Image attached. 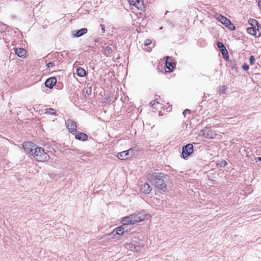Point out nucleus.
Wrapping results in <instances>:
<instances>
[{
	"label": "nucleus",
	"instance_id": "1",
	"mask_svg": "<svg viewBox=\"0 0 261 261\" xmlns=\"http://www.w3.org/2000/svg\"><path fill=\"white\" fill-rule=\"evenodd\" d=\"M147 180L150 182H152L154 187L163 192H167L168 187L172 186L171 178L164 173H152L147 175Z\"/></svg>",
	"mask_w": 261,
	"mask_h": 261
},
{
	"label": "nucleus",
	"instance_id": "2",
	"mask_svg": "<svg viewBox=\"0 0 261 261\" xmlns=\"http://www.w3.org/2000/svg\"><path fill=\"white\" fill-rule=\"evenodd\" d=\"M149 217V215L148 214L145 213L144 212H140L123 218L122 220V223L123 225H132L148 219Z\"/></svg>",
	"mask_w": 261,
	"mask_h": 261
},
{
	"label": "nucleus",
	"instance_id": "3",
	"mask_svg": "<svg viewBox=\"0 0 261 261\" xmlns=\"http://www.w3.org/2000/svg\"><path fill=\"white\" fill-rule=\"evenodd\" d=\"M32 156L38 162H46L50 159L49 155L45 152L44 149L38 145L35 148Z\"/></svg>",
	"mask_w": 261,
	"mask_h": 261
},
{
	"label": "nucleus",
	"instance_id": "4",
	"mask_svg": "<svg viewBox=\"0 0 261 261\" xmlns=\"http://www.w3.org/2000/svg\"><path fill=\"white\" fill-rule=\"evenodd\" d=\"M215 18L219 21L221 22L224 25L227 27L231 31L235 30V27L231 23V22L226 17L222 16L221 14H216L215 15Z\"/></svg>",
	"mask_w": 261,
	"mask_h": 261
},
{
	"label": "nucleus",
	"instance_id": "5",
	"mask_svg": "<svg viewBox=\"0 0 261 261\" xmlns=\"http://www.w3.org/2000/svg\"><path fill=\"white\" fill-rule=\"evenodd\" d=\"M22 146L27 153L32 155L38 145L31 141H27L22 143Z\"/></svg>",
	"mask_w": 261,
	"mask_h": 261
},
{
	"label": "nucleus",
	"instance_id": "6",
	"mask_svg": "<svg viewBox=\"0 0 261 261\" xmlns=\"http://www.w3.org/2000/svg\"><path fill=\"white\" fill-rule=\"evenodd\" d=\"M166 65L165 67V71L166 73H170L176 66L175 62L173 60L169 57H166Z\"/></svg>",
	"mask_w": 261,
	"mask_h": 261
},
{
	"label": "nucleus",
	"instance_id": "7",
	"mask_svg": "<svg viewBox=\"0 0 261 261\" xmlns=\"http://www.w3.org/2000/svg\"><path fill=\"white\" fill-rule=\"evenodd\" d=\"M193 145L191 144H188L182 147V156L184 159H186L193 153Z\"/></svg>",
	"mask_w": 261,
	"mask_h": 261
},
{
	"label": "nucleus",
	"instance_id": "8",
	"mask_svg": "<svg viewBox=\"0 0 261 261\" xmlns=\"http://www.w3.org/2000/svg\"><path fill=\"white\" fill-rule=\"evenodd\" d=\"M130 6L135 7L139 11H144L145 6L143 0H127Z\"/></svg>",
	"mask_w": 261,
	"mask_h": 261
},
{
	"label": "nucleus",
	"instance_id": "9",
	"mask_svg": "<svg viewBox=\"0 0 261 261\" xmlns=\"http://www.w3.org/2000/svg\"><path fill=\"white\" fill-rule=\"evenodd\" d=\"M247 32L248 34L253 35L255 37H259L261 36V27L257 26L256 27H249L247 29Z\"/></svg>",
	"mask_w": 261,
	"mask_h": 261
},
{
	"label": "nucleus",
	"instance_id": "10",
	"mask_svg": "<svg viewBox=\"0 0 261 261\" xmlns=\"http://www.w3.org/2000/svg\"><path fill=\"white\" fill-rule=\"evenodd\" d=\"M66 127L68 130L72 134H74L76 133L77 130L76 123L73 120L68 119L66 122Z\"/></svg>",
	"mask_w": 261,
	"mask_h": 261
},
{
	"label": "nucleus",
	"instance_id": "11",
	"mask_svg": "<svg viewBox=\"0 0 261 261\" xmlns=\"http://www.w3.org/2000/svg\"><path fill=\"white\" fill-rule=\"evenodd\" d=\"M217 133L215 130L211 129V128H206L203 130V135L208 139H214L217 136Z\"/></svg>",
	"mask_w": 261,
	"mask_h": 261
},
{
	"label": "nucleus",
	"instance_id": "12",
	"mask_svg": "<svg viewBox=\"0 0 261 261\" xmlns=\"http://www.w3.org/2000/svg\"><path fill=\"white\" fill-rule=\"evenodd\" d=\"M151 190V187L147 182H144L140 186V191L143 194H149Z\"/></svg>",
	"mask_w": 261,
	"mask_h": 261
},
{
	"label": "nucleus",
	"instance_id": "13",
	"mask_svg": "<svg viewBox=\"0 0 261 261\" xmlns=\"http://www.w3.org/2000/svg\"><path fill=\"white\" fill-rule=\"evenodd\" d=\"M218 47L220 49L222 54L223 55L224 58L225 59H228V54L227 50L226 49L225 46L224 45L223 43L221 42H218L217 43Z\"/></svg>",
	"mask_w": 261,
	"mask_h": 261
},
{
	"label": "nucleus",
	"instance_id": "14",
	"mask_svg": "<svg viewBox=\"0 0 261 261\" xmlns=\"http://www.w3.org/2000/svg\"><path fill=\"white\" fill-rule=\"evenodd\" d=\"M57 79L55 77H50L46 80L45 82V85L46 87H48L49 88H52L56 84Z\"/></svg>",
	"mask_w": 261,
	"mask_h": 261
},
{
	"label": "nucleus",
	"instance_id": "15",
	"mask_svg": "<svg viewBox=\"0 0 261 261\" xmlns=\"http://www.w3.org/2000/svg\"><path fill=\"white\" fill-rule=\"evenodd\" d=\"M74 134L75 135V138L77 140L84 141L88 139V136L84 133L76 131V133Z\"/></svg>",
	"mask_w": 261,
	"mask_h": 261
},
{
	"label": "nucleus",
	"instance_id": "16",
	"mask_svg": "<svg viewBox=\"0 0 261 261\" xmlns=\"http://www.w3.org/2000/svg\"><path fill=\"white\" fill-rule=\"evenodd\" d=\"M132 149H130L127 150L119 152L117 154V157L121 160H126L128 159V155L129 154V151Z\"/></svg>",
	"mask_w": 261,
	"mask_h": 261
},
{
	"label": "nucleus",
	"instance_id": "17",
	"mask_svg": "<svg viewBox=\"0 0 261 261\" xmlns=\"http://www.w3.org/2000/svg\"><path fill=\"white\" fill-rule=\"evenodd\" d=\"M15 54L20 58H25L27 54V50L22 48H16L15 50Z\"/></svg>",
	"mask_w": 261,
	"mask_h": 261
},
{
	"label": "nucleus",
	"instance_id": "18",
	"mask_svg": "<svg viewBox=\"0 0 261 261\" xmlns=\"http://www.w3.org/2000/svg\"><path fill=\"white\" fill-rule=\"evenodd\" d=\"M88 32V30L86 28H82L76 32H75V33H73V36L74 37H80L82 36H83V35L86 34Z\"/></svg>",
	"mask_w": 261,
	"mask_h": 261
},
{
	"label": "nucleus",
	"instance_id": "19",
	"mask_svg": "<svg viewBox=\"0 0 261 261\" xmlns=\"http://www.w3.org/2000/svg\"><path fill=\"white\" fill-rule=\"evenodd\" d=\"M76 73L78 76L84 77L86 75V72L84 68L82 67H79L76 69Z\"/></svg>",
	"mask_w": 261,
	"mask_h": 261
},
{
	"label": "nucleus",
	"instance_id": "20",
	"mask_svg": "<svg viewBox=\"0 0 261 261\" xmlns=\"http://www.w3.org/2000/svg\"><path fill=\"white\" fill-rule=\"evenodd\" d=\"M126 245L129 246V248L133 251H138L140 249L139 246H135L130 243L126 244Z\"/></svg>",
	"mask_w": 261,
	"mask_h": 261
},
{
	"label": "nucleus",
	"instance_id": "21",
	"mask_svg": "<svg viewBox=\"0 0 261 261\" xmlns=\"http://www.w3.org/2000/svg\"><path fill=\"white\" fill-rule=\"evenodd\" d=\"M248 22L252 27H256L257 28V26H258V21L254 19H250L248 20Z\"/></svg>",
	"mask_w": 261,
	"mask_h": 261
},
{
	"label": "nucleus",
	"instance_id": "22",
	"mask_svg": "<svg viewBox=\"0 0 261 261\" xmlns=\"http://www.w3.org/2000/svg\"><path fill=\"white\" fill-rule=\"evenodd\" d=\"M115 230H116V234L118 235H122L124 232V229L122 226L117 228Z\"/></svg>",
	"mask_w": 261,
	"mask_h": 261
},
{
	"label": "nucleus",
	"instance_id": "23",
	"mask_svg": "<svg viewBox=\"0 0 261 261\" xmlns=\"http://www.w3.org/2000/svg\"><path fill=\"white\" fill-rule=\"evenodd\" d=\"M56 111L53 109L49 108L46 110V113L50 115H55L56 114Z\"/></svg>",
	"mask_w": 261,
	"mask_h": 261
},
{
	"label": "nucleus",
	"instance_id": "24",
	"mask_svg": "<svg viewBox=\"0 0 261 261\" xmlns=\"http://www.w3.org/2000/svg\"><path fill=\"white\" fill-rule=\"evenodd\" d=\"M6 30V25L2 22L0 21V32Z\"/></svg>",
	"mask_w": 261,
	"mask_h": 261
},
{
	"label": "nucleus",
	"instance_id": "25",
	"mask_svg": "<svg viewBox=\"0 0 261 261\" xmlns=\"http://www.w3.org/2000/svg\"><path fill=\"white\" fill-rule=\"evenodd\" d=\"M152 43V40L150 39H147L144 41V45L147 46Z\"/></svg>",
	"mask_w": 261,
	"mask_h": 261
},
{
	"label": "nucleus",
	"instance_id": "26",
	"mask_svg": "<svg viewBox=\"0 0 261 261\" xmlns=\"http://www.w3.org/2000/svg\"><path fill=\"white\" fill-rule=\"evenodd\" d=\"M254 61H255L254 57L253 56H251L249 59V62H250V64H251V65L253 64L254 63Z\"/></svg>",
	"mask_w": 261,
	"mask_h": 261
},
{
	"label": "nucleus",
	"instance_id": "27",
	"mask_svg": "<svg viewBox=\"0 0 261 261\" xmlns=\"http://www.w3.org/2000/svg\"><path fill=\"white\" fill-rule=\"evenodd\" d=\"M190 110H188V109H186V110H185L183 112L182 114H183V115H184V116H185V117H186V115H187V114H190Z\"/></svg>",
	"mask_w": 261,
	"mask_h": 261
},
{
	"label": "nucleus",
	"instance_id": "28",
	"mask_svg": "<svg viewBox=\"0 0 261 261\" xmlns=\"http://www.w3.org/2000/svg\"><path fill=\"white\" fill-rule=\"evenodd\" d=\"M100 28H101V31H102V33H105V32H106L105 25L103 24H100Z\"/></svg>",
	"mask_w": 261,
	"mask_h": 261
},
{
	"label": "nucleus",
	"instance_id": "29",
	"mask_svg": "<svg viewBox=\"0 0 261 261\" xmlns=\"http://www.w3.org/2000/svg\"><path fill=\"white\" fill-rule=\"evenodd\" d=\"M243 68L245 70H248V69H249V66L247 64H244L243 65Z\"/></svg>",
	"mask_w": 261,
	"mask_h": 261
},
{
	"label": "nucleus",
	"instance_id": "30",
	"mask_svg": "<svg viewBox=\"0 0 261 261\" xmlns=\"http://www.w3.org/2000/svg\"><path fill=\"white\" fill-rule=\"evenodd\" d=\"M54 63H53V62H49L47 64V67H53L54 66Z\"/></svg>",
	"mask_w": 261,
	"mask_h": 261
},
{
	"label": "nucleus",
	"instance_id": "31",
	"mask_svg": "<svg viewBox=\"0 0 261 261\" xmlns=\"http://www.w3.org/2000/svg\"><path fill=\"white\" fill-rule=\"evenodd\" d=\"M155 103H156V101L153 100V101H152L151 102H150V105H151V107H153L155 105Z\"/></svg>",
	"mask_w": 261,
	"mask_h": 261
},
{
	"label": "nucleus",
	"instance_id": "32",
	"mask_svg": "<svg viewBox=\"0 0 261 261\" xmlns=\"http://www.w3.org/2000/svg\"><path fill=\"white\" fill-rule=\"evenodd\" d=\"M258 6L261 9V1H259L258 2Z\"/></svg>",
	"mask_w": 261,
	"mask_h": 261
},
{
	"label": "nucleus",
	"instance_id": "33",
	"mask_svg": "<svg viewBox=\"0 0 261 261\" xmlns=\"http://www.w3.org/2000/svg\"><path fill=\"white\" fill-rule=\"evenodd\" d=\"M256 160H257V161H261V157H258V158L256 159Z\"/></svg>",
	"mask_w": 261,
	"mask_h": 261
},
{
	"label": "nucleus",
	"instance_id": "34",
	"mask_svg": "<svg viewBox=\"0 0 261 261\" xmlns=\"http://www.w3.org/2000/svg\"><path fill=\"white\" fill-rule=\"evenodd\" d=\"M227 162H226L225 161H224V166H226V165H227Z\"/></svg>",
	"mask_w": 261,
	"mask_h": 261
}]
</instances>
